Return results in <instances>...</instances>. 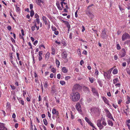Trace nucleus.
Here are the masks:
<instances>
[{
	"instance_id": "obj_45",
	"label": "nucleus",
	"mask_w": 130,
	"mask_h": 130,
	"mask_svg": "<svg viewBox=\"0 0 130 130\" xmlns=\"http://www.w3.org/2000/svg\"><path fill=\"white\" fill-rule=\"evenodd\" d=\"M47 115L50 119L51 118V114L49 111L47 112Z\"/></svg>"
},
{
	"instance_id": "obj_11",
	"label": "nucleus",
	"mask_w": 130,
	"mask_h": 130,
	"mask_svg": "<svg viewBox=\"0 0 130 130\" xmlns=\"http://www.w3.org/2000/svg\"><path fill=\"white\" fill-rule=\"evenodd\" d=\"M126 53L125 49L124 48H122L121 50V53L120 54L121 57L122 58L124 57L126 55Z\"/></svg>"
},
{
	"instance_id": "obj_27",
	"label": "nucleus",
	"mask_w": 130,
	"mask_h": 130,
	"mask_svg": "<svg viewBox=\"0 0 130 130\" xmlns=\"http://www.w3.org/2000/svg\"><path fill=\"white\" fill-rule=\"evenodd\" d=\"M65 24L66 25V26L68 28H70V26L68 22H65Z\"/></svg>"
},
{
	"instance_id": "obj_52",
	"label": "nucleus",
	"mask_w": 130,
	"mask_h": 130,
	"mask_svg": "<svg viewBox=\"0 0 130 130\" xmlns=\"http://www.w3.org/2000/svg\"><path fill=\"white\" fill-rule=\"evenodd\" d=\"M33 6L32 4H31L29 5L30 9L31 10H32V9L33 8Z\"/></svg>"
},
{
	"instance_id": "obj_2",
	"label": "nucleus",
	"mask_w": 130,
	"mask_h": 130,
	"mask_svg": "<svg viewBox=\"0 0 130 130\" xmlns=\"http://www.w3.org/2000/svg\"><path fill=\"white\" fill-rule=\"evenodd\" d=\"M129 38H130V36L126 32L123 34L122 37V39L123 41H124L127 39Z\"/></svg>"
},
{
	"instance_id": "obj_36",
	"label": "nucleus",
	"mask_w": 130,
	"mask_h": 130,
	"mask_svg": "<svg viewBox=\"0 0 130 130\" xmlns=\"http://www.w3.org/2000/svg\"><path fill=\"white\" fill-rule=\"evenodd\" d=\"M50 53L49 52H47L46 54L45 58L48 59L50 56Z\"/></svg>"
},
{
	"instance_id": "obj_37",
	"label": "nucleus",
	"mask_w": 130,
	"mask_h": 130,
	"mask_svg": "<svg viewBox=\"0 0 130 130\" xmlns=\"http://www.w3.org/2000/svg\"><path fill=\"white\" fill-rule=\"evenodd\" d=\"M89 80H90V82L91 83H92L93 82V81H94V78H93L92 77V78H91L90 77H89Z\"/></svg>"
},
{
	"instance_id": "obj_48",
	"label": "nucleus",
	"mask_w": 130,
	"mask_h": 130,
	"mask_svg": "<svg viewBox=\"0 0 130 130\" xmlns=\"http://www.w3.org/2000/svg\"><path fill=\"white\" fill-rule=\"evenodd\" d=\"M52 29L53 31H54L56 30H57L56 28L55 27H53V26H52Z\"/></svg>"
},
{
	"instance_id": "obj_31",
	"label": "nucleus",
	"mask_w": 130,
	"mask_h": 130,
	"mask_svg": "<svg viewBox=\"0 0 130 130\" xmlns=\"http://www.w3.org/2000/svg\"><path fill=\"white\" fill-rule=\"evenodd\" d=\"M107 114V117L109 118L112 119V117L111 116V113L110 112L108 113Z\"/></svg>"
},
{
	"instance_id": "obj_34",
	"label": "nucleus",
	"mask_w": 130,
	"mask_h": 130,
	"mask_svg": "<svg viewBox=\"0 0 130 130\" xmlns=\"http://www.w3.org/2000/svg\"><path fill=\"white\" fill-rule=\"evenodd\" d=\"M9 54V57H10V60L14 59L13 57L12 53H10Z\"/></svg>"
},
{
	"instance_id": "obj_41",
	"label": "nucleus",
	"mask_w": 130,
	"mask_h": 130,
	"mask_svg": "<svg viewBox=\"0 0 130 130\" xmlns=\"http://www.w3.org/2000/svg\"><path fill=\"white\" fill-rule=\"evenodd\" d=\"M23 96L24 97H25V95L26 94L27 91L26 90H23Z\"/></svg>"
},
{
	"instance_id": "obj_29",
	"label": "nucleus",
	"mask_w": 130,
	"mask_h": 130,
	"mask_svg": "<svg viewBox=\"0 0 130 130\" xmlns=\"http://www.w3.org/2000/svg\"><path fill=\"white\" fill-rule=\"evenodd\" d=\"M56 5L58 8L60 10H62V8H61V7L60 6V5L59 4H57V3H56Z\"/></svg>"
},
{
	"instance_id": "obj_50",
	"label": "nucleus",
	"mask_w": 130,
	"mask_h": 130,
	"mask_svg": "<svg viewBox=\"0 0 130 130\" xmlns=\"http://www.w3.org/2000/svg\"><path fill=\"white\" fill-rule=\"evenodd\" d=\"M45 105L47 107L46 108L47 109H48L49 108V106H48V101H47L45 103Z\"/></svg>"
},
{
	"instance_id": "obj_59",
	"label": "nucleus",
	"mask_w": 130,
	"mask_h": 130,
	"mask_svg": "<svg viewBox=\"0 0 130 130\" xmlns=\"http://www.w3.org/2000/svg\"><path fill=\"white\" fill-rule=\"evenodd\" d=\"M121 85V84L120 83H117V84H116L115 85V86H118V87H120Z\"/></svg>"
},
{
	"instance_id": "obj_63",
	"label": "nucleus",
	"mask_w": 130,
	"mask_h": 130,
	"mask_svg": "<svg viewBox=\"0 0 130 130\" xmlns=\"http://www.w3.org/2000/svg\"><path fill=\"white\" fill-rule=\"evenodd\" d=\"M126 66V63L125 62H124L122 63V66L123 67H125Z\"/></svg>"
},
{
	"instance_id": "obj_17",
	"label": "nucleus",
	"mask_w": 130,
	"mask_h": 130,
	"mask_svg": "<svg viewBox=\"0 0 130 130\" xmlns=\"http://www.w3.org/2000/svg\"><path fill=\"white\" fill-rule=\"evenodd\" d=\"M43 52L42 51H39V52L38 56V60L39 61H41L42 59V55L43 54Z\"/></svg>"
},
{
	"instance_id": "obj_6",
	"label": "nucleus",
	"mask_w": 130,
	"mask_h": 130,
	"mask_svg": "<svg viewBox=\"0 0 130 130\" xmlns=\"http://www.w3.org/2000/svg\"><path fill=\"white\" fill-rule=\"evenodd\" d=\"M53 115H56V117L58 118H59V113L58 111L54 108H53L52 111Z\"/></svg>"
},
{
	"instance_id": "obj_46",
	"label": "nucleus",
	"mask_w": 130,
	"mask_h": 130,
	"mask_svg": "<svg viewBox=\"0 0 130 130\" xmlns=\"http://www.w3.org/2000/svg\"><path fill=\"white\" fill-rule=\"evenodd\" d=\"M10 16L12 17V19L14 20L15 21H16V20L12 16V14H11V13L10 12Z\"/></svg>"
},
{
	"instance_id": "obj_42",
	"label": "nucleus",
	"mask_w": 130,
	"mask_h": 130,
	"mask_svg": "<svg viewBox=\"0 0 130 130\" xmlns=\"http://www.w3.org/2000/svg\"><path fill=\"white\" fill-rule=\"evenodd\" d=\"M99 73L97 69L95 70V75H96L97 76H98Z\"/></svg>"
},
{
	"instance_id": "obj_40",
	"label": "nucleus",
	"mask_w": 130,
	"mask_h": 130,
	"mask_svg": "<svg viewBox=\"0 0 130 130\" xmlns=\"http://www.w3.org/2000/svg\"><path fill=\"white\" fill-rule=\"evenodd\" d=\"M60 83L61 85H63L65 83V81H64L61 80L60 81Z\"/></svg>"
},
{
	"instance_id": "obj_24",
	"label": "nucleus",
	"mask_w": 130,
	"mask_h": 130,
	"mask_svg": "<svg viewBox=\"0 0 130 130\" xmlns=\"http://www.w3.org/2000/svg\"><path fill=\"white\" fill-rule=\"evenodd\" d=\"M118 73V70L117 69H114L112 71V73L113 74H116Z\"/></svg>"
},
{
	"instance_id": "obj_64",
	"label": "nucleus",
	"mask_w": 130,
	"mask_h": 130,
	"mask_svg": "<svg viewBox=\"0 0 130 130\" xmlns=\"http://www.w3.org/2000/svg\"><path fill=\"white\" fill-rule=\"evenodd\" d=\"M42 19L43 21H44L46 20H47V18L46 17L43 16L42 17Z\"/></svg>"
},
{
	"instance_id": "obj_53",
	"label": "nucleus",
	"mask_w": 130,
	"mask_h": 130,
	"mask_svg": "<svg viewBox=\"0 0 130 130\" xmlns=\"http://www.w3.org/2000/svg\"><path fill=\"white\" fill-rule=\"evenodd\" d=\"M71 78L70 76H67L65 78V79L66 80H67Z\"/></svg>"
},
{
	"instance_id": "obj_26",
	"label": "nucleus",
	"mask_w": 130,
	"mask_h": 130,
	"mask_svg": "<svg viewBox=\"0 0 130 130\" xmlns=\"http://www.w3.org/2000/svg\"><path fill=\"white\" fill-rule=\"evenodd\" d=\"M30 16L31 17H32L34 14V12L33 10H31L30 11Z\"/></svg>"
},
{
	"instance_id": "obj_61",
	"label": "nucleus",
	"mask_w": 130,
	"mask_h": 130,
	"mask_svg": "<svg viewBox=\"0 0 130 130\" xmlns=\"http://www.w3.org/2000/svg\"><path fill=\"white\" fill-rule=\"evenodd\" d=\"M57 78L58 79H60L61 77V75L60 74H58L57 75Z\"/></svg>"
},
{
	"instance_id": "obj_22",
	"label": "nucleus",
	"mask_w": 130,
	"mask_h": 130,
	"mask_svg": "<svg viewBox=\"0 0 130 130\" xmlns=\"http://www.w3.org/2000/svg\"><path fill=\"white\" fill-rule=\"evenodd\" d=\"M35 23L36 22V23H37L38 24H39L40 23V19L39 18L35 19L34 20Z\"/></svg>"
},
{
	"instance_id": "obj_60",
	"label": "nucleus",
	"mask_w": 130,
	"mask_h": 130,
	"mask_svg": "<svg viewBox=\"0 0 130 130\" xmlns=\"http://www.w3.org/2000/svg\"><path fill=\"white\" fill-rule=\"evenodd\" d=\"M82 54L85 55H86L87 54V52L86 51L84 50L82 53Z\"/></svg>"
},
{
	"instance_id": "obj_44",
	"label": "nucleus",
	"mask_w": 130,
	"mask_h": 130,
	"mask_svg": "<svg viewBox=\"0 0 130 130\" xmlns=\"http://www.w3.org/2000/svg\"><path fill=\"white\" fill-rule=\"evenodd\" d=\"M119 7L120 10L121 11H122L123 10H124V9L122 8L121 6L120 5L119 6Z\"/></svg>"
},
{
	"instance_id": "obj_7",
	"label": "nucleus",
	"mask_w": 130,
	"mask_h": 130,
	"mask_svg": "<svg viewBox=\"0 0 130 130\" xmlns=\"http://www.w3.org/2000/svg\"><path fill=\"white\" fill-rule=\"evenodd\" d=\"M101 122V120H98L97 122V125L100 130H101L104 128V126L102 125Z\"/></svg>"
},
{
	"instance_id": "obj_1",
	"label": "nucleus",
	"mask_w": 130,
	"mask_h": 130,
	"mask_svg": "<svg viewBox=\"0 0 130 130\" xmlns=\"http://www.w3.org/2000/svg\"><path fill=\"white\" fill-rule=\"evenodd\" d=\"M80 95L78 92H73L72 94V99L74 102H77L80 99Z\"/></svg>"
},
{
	"instance_id": "obj_35",
	"label": "nucleus",
	"mask_w": 130,
	"mask_h": 130,
	"mask_svg": "<svg viewBox=\"0 0 130 130\" xmlns=\"http://www.w3.org/2000/svg\"><path fill=\"white\" fill-rule=\"evenodd\" d=\"M36 26V23L35 22L34 26H32L31 28V30L33 31H34L35 30Z\"/></svg>"
},
{
	"instance_id": "obj_3",
	"label": "nucleus",
	"mask_w": 130,
	"mask_h": 130,
	"mask_svg": "<svg viewBox=\"0 0 130 130\" xmlns=\"http://www.w3.org/2000/svg\"><path fill=\"white\" fill-rule=\"evenodd\" d=\"M82 87L81 86L78 84H75L73 86V90L78 91L82 89Z\"/></svg>"
},
{
	"instance_id": "obj_47",
	"label": "nucleus",
	"mask_w": 130,
	"mask_h": 130,
	"mask_svg": "<svg viewBox=\"0 0 130 130\" xmlns=\"http://www.w3.org/2000/svg\"><path fill=\"white\" fill-rule=\"evenodd\" d=\"M112 106H113L116 109L118 107V106L114 104H112Z\"/></svg>"
},
{
	"instance_id": "obj_25",
	"label": "nucleus",
	"mask_w": 130,
	"mask_h": 130,
	"mask_svg": "<svg viewBox=\"0 0 130 130\" xmlns=\"http://www.w3.org/2000/svg\"><path fill=\"white\" fill-rule=\"evenodd\" d=\"M56 64L57 66L58 67H59L60 64V63L59 61L57 59H56Z\"/></svg>"
},
{
	"instance_id": "obj_18",
	"label": "nucleus",
	"mask_w": 130,
	"mask_h": 130,
	"mask_svg": "<svg viewBox=\"0 0 130 130\" xmlns=\"http://www.w3.org/2000/svg\"><path fill=\"white\" fill-rule=\"evenodd\" d=\"M129 108L128 106L127 105L126 106V108L125 109V110L124 111V112L126 114V115H127V113L129 111Z\"/></svg>"
},
{
	"instance_id": "obj_56",
	"label": "nucleus",
	"mask_w": 130,
	"mask_h": 130,
	"mask_svg": "<svg viewBox=\"0 0 130 130\" xmlns=\"http://www.w3.org/2000/svg\"><path fill=\"white\" fill-rule=\"evenodd\" d=\"M28 45L30 46L29 48H32V45L31 43L30 42H29L28 43Z\"/></svg>"
},
{
	"instance_id": "obj_9",
	"label": "nucleus",
	"mask_w": 130,
	"mask_h": 130,
	"mask_svg": "<svg viewBox=\"0 0 130 130\" xmlns=\"http://www.w3.org/2000/svg\"><path fill=\"white\" fill-rule=\"evenodd\" d=\"M86 121L92 127L96 129L94 126L93 124L90 121L89 119L87 117L85 118Z\"/></svg>"
},
{
	"instance_id": "obj_57",
	"label": "nucleus",
	"mask_w": 130,
	"mask_h": 130,
	"mask_svg": "<svg viewBox=\"0 0 130 130\" xmlns=\"http://www.w3.org/2000/svg\"><path fill=\"white\" fill-rule=\"evenodd\" d=\"M54 33L56 35H57L59 34V32L58 31L56 30L54 31Z\"/></svg>"
},
{
	"instance_id": "obj_10",
	"label": "nucleus",
	"mask_w": 130,
	"mask_h": 130,
	"mask_svg": "<svg viewBox=\"0 0 130 130\" xmlns=\"http://www.w3.org/2000/svg\"><path fill=\"white\" fill-rule=\"evenodd\" d=\"M77 110L79 112H81V108L80 105L79 103H77L75 106Z\"/></svg>"
},
{
	"instance_id": "obj_58",
	"label": "nucleus",
	"mask_w": 130,
	"mask_h": 130,
	"mask_svg": "<svg viewBox=\"0 0 130 130\" xmlns=\"http://www.w3.org/2000/svg\"><path fill=\"white\" fill-rule=\"evenodd\" d=\"M122 32L121 31L118 30L117 31V33L118 35H119Z\"/></svg>"
},
{
	"instance_id": "obj_54",
	"label": "nucleus",
	"mask_w": 130,
	"mask_h": 130,
	"mask_svg": "<svg viewBox=\"0 0 130 130\" xmlns=\"http://www.w3.org/2000/svg\"><path fill=\"white\" fill-rule=\"evenodd\" d=\"M10 86L11 88L12 89L15 90L16 89V87L13 85H11Z\"/></svg>"
},
{
	"instance_id": "obj_5",
	"label": "nucleus",
	"mask_w": 130,
	"mask_h": 130,
	"mask_svg": "<svg viewBox=\"0 0 130 130\" xmlns=\"http://www.w3.org/2000/svg\"><path fill=\"white\" fill-rule=\"evenodd\" d=\"M67 53L66 51H64L62 53L61 57L62 58L65 59L64 62H66L68 61V59H67Z\"/></svg>"
},
{
	"instance_id": "obj_38",
	"label": "nucleus",
	"mask_w": 130,
	"mask_h": 130,
	"mask_svg": "<svg viewBox=\"0 0 130 130\" xmlns=\"http://www.w3.org/2000/svg\"><path fill=\"white\" fill-rule=\"evenodd\" d=\"M117 48L118 50H120L121 49V47L120 45L118 44L117 45Z\"/></svg>"
},
{
	"instance_id": "obj_30",
	"label": "nucleus",
	"mask_w": 130,
	"mask_h": 130,
	"mask_svg": "<svg viewBox=\"0 0 130 130\" xmlns=\"http://www.w3.org/2000/svg\"><path fill=\"white\" fill-rule=\"evenodd\" d=\"M44 124L46 126H47L48 124L47 120L46 119H43Z\"/></svg>"
},
{
	"instance_id": "obj_39",
	"label": "nucleus",
	"mask_w": 130,
	"mask_h": 130,
	"mask_svg": "<svg viewBox=\"0 0 130 130\" xmlns=\"http://www.w3.org/2000/svg\"><path fill=\"white\" fill-rule=\"evenodd\" d=\"M34 17L36 19H37L39 18V16L37 13H36L35 14Z\"/></svg>"
},
{
	"instance_id": "obj_55",
	"label": "nucleus",
	"mask_w": 130,
	"mask_h": 130,
	"mask_svg": "<svg viewBox=\"0 0 130 130\" xmlns=\"http://www.w3.org/2000/svg\"><path fill=\"white\" fill-rule=\"evenodd\" d=\"M51 71L52 72L54 73L56 72V70L54 68H53L51 69Z\"/></svg>"
},
{
	"instance_id": "obj_21",
	"label": "nucleus",
	"mask_w": 130,
	"mask_h": 130,
	"mask_svg": "<svg viewBox=\"0 0 130 130\" xmlns=\"http://www.w3.org/2000/svg\"><path fill=\"white\" fill-rule=\"evenodd\" d=\"M108 124L109 125L112 126L113 125V124L112 121L111 120H109L108 121Z\"/></svg>"
},
{
	"instance_id": "obj_8",
	"label": "nucleus",
	"mask_w": 130,
	"mask_h": 130,
	"mask_svg": "<svg viewBox=\"0 0 130 130\" xmlns=\"http://www.w3.org/2000/svg\"><path fill=\"white\" fill-rule=\"evenodd\" d=\"M104 77L105 79H109L111 77V76L110 75L108 74L107 72L103 71Z\"/></svg>"
},
{
	"instance_id": "obj_51",
	"label": "nucleus",
	"mask_w": 130,
	"mask_h": 130,
	"mask_svg": "<svg viewBox=\"0 0 130 130\" xmlns=\"http://www.w3.org/2000/svg\"><path fill=\"white\" fill-rule=\"evenodd\" d=\"M122 102V100L121 99H119V100H118V103L119 104H120Z\"/></svg>"
},
{
	"instance_id": "obj_49",
	"label": "nucleus",
	"mask_w": 130,
	"mask_h": 130,
	"mask_svg": "<svg viewBox=\"0 0 130 130\" xmlns=\"http://www.w3.org/2000/svg\"><path fill=\"white\" fill-rule=\"evenodd\" d=\"M47 16L50 20L52 19V17L50 14H47Z\"/></svg>"
},
{
	"instance_id": "obj_15",
	"label": "nucleus",
	"mask_w": 130,
	"mask_h": 130,
	"mask_svg": "<svg viewBox=\"0 0 130 130\" xmlns=\"http://www.w3.org/2000/svg\"><path fill=\"white\" fill-rule=\"evenodd\" d=\"M106 35L105 29L104 28L103 29L101 34V37L103 38L104 39L106 36Z\"/></svg>"
},
{
	"instance_id": "obj_19",
	"label": "nucleus",
	"mask_w": 130,
	"mask_h": 130,
	"mask_svg": "<svg viewBox=\"0 0 130 130\" xmlns=\"http://www.w3.org/2000/svg\"><path fill=\"white\" fill-rule=\"evenodd\" d=\"M62 71L64 73H67L68 71V69L65 67H63L62 69Z\"/></svg>"
},
{
	"instance_id": "obj_28",
	"label": "nucleus",
	"mask_w": 130,
	"mask_h": 130,
	"mask_svg": "<svg viewBox=\"0 0 130 130\" xmlns=\"http://www.w3.org/2000/svg\"><path fill=\"white\" fill-rule=\"evenodd\" d=\"M52 54L53 55H55V50L54 48L53 47H52Z\"/></svg>"
},
{
	"instance_id": "obj_4",
	"label": "nucleus",
	"mask_w": 130,
	"mask_h": 130,
	"mask_svg": "<svg viewBox=\"0 0 130 130\" xmlns=\"http://www.w3.org/2000/svg\"><path fill=\"white\" fill-rule=\"evenodd\" d=\"M86 14L91 19H92L94 17V15L91 12L89 9L86 10Z\"/></svg>"
},
{
	"instance_id": "obj_16",
	"label": "nucleus",
	"mask_w": 130,
	"mask_h": 130,
	"mask_svg": "<svg viewBox=\"0 0 130 130\" xmlns=\"http://www.w3.org/2000/svg\"><path fill=\"white\" fill-rule=\"evenodd\" d=\"M91 89L93 93L95 95H96L98 96H99L98 92L97 90H96V89L95 88L92 87Z\"/></svg>"
},
{
	"instance_id": "obj_14",
	"label": "nucleus",
	"mask_w": 130,
	"mask_h": 130,
	"mask_svg": "<svg viewBox=\"0 0 130 130\" xmlns=\"http://www.w3.org/2000/svg\"><path fill=\"white\" fill-rule=\"evenodd\" d=\"M101 120L102 122L101 124L103 126H106L107 125V123L104 118L102 117L101 118Z\"/></svg>"
},
{
	"instance_id": "obj_13",
	"label": "nucleus",
	"mask_w": 130,
	"mask_h": 130,
	"mask_svg": "<svg viewBox=\"0 0 130 130\" xmlns=\"http://www.w3.org/2000/svg\"><path fill=\"white\" fill-rule=\"evenodd\" d=\"M102 98L103 100L104 101V102L107 105H109V107L111 106L110 105V104L109 103V101L107 99L105 96H102Z\"/></svg>"
},
{
	"instance_id": "obj_20",
	"label": "nucleus",
	"mask_w": 130,
	"mask_h": 130,
	"mask_svg": "<svg viewBox=\"0 0 130 130\" xmlns=\"http://www.w3.org/2000/svg\"><path fill=\"white\" fill-rule=\"evenodd\" d=\"M113 83L114 84H116L119 81L118 79V78L114 79L113 80Z\"/></svg>"
},
{
	"instance_id": "obj_12",
	"label": "nucleus",
	"mask_w": 130,
	"mask_h": 130,
	"mask_svg": "<svg viewBox=\"0 0 130 130\" xmlns=\"http://www.w3.org/2000/svg\"><path fill=\"white\" fill-rule=\"evenodd\" d=\"M0 130H7V129L5 126V124L0 122Z\"/></svg>"
},
{
	"instance_id": "obj_43",
	"label": "nucleus",
	"mask_w": 130,
	"mask_h": 130,
	"mask_svg": "<svg viewBox=\"0 0 130 130\" xmlns=\"http://www.w3.org/2000/svg\"><path fill=\"white\" fill-rule=\"evenodd\" d=\"M56 91V90H55L54 89V87H52V92L53 93H55Z\"/></svg>"
},
{
	"instance_id": "obj_33",
	"label": "nucleus",
	"mask_w": 130,
	"mask_h": 130,
	"mask_svg": "<svg viewBox=\"0 0 130 130\" xmlns=\"http://www.w3.org/2000/svg\"><path fill=\"white\" fill-rule=\"evenodd\" d=\"M16 11L17 12H20L21 11V9H20V8L19 7H17V6H16Z\"/></svg>"
},
{
	"instance_id": "obj_23",
	"label": "nucleus",
	"mask_w": 130,
	"mask_h": 130,
	"mask_svg": "<svg viewBox=\"0 0 130 130\" xmlns=\"http://www.w3.org/2000/svg\"><path fill=\"white\" fill-rule=\"evenodd\" d=\"M43 83L44 84V87L45 88H47L48 86L47 82V81H45L43 82Z\"/></svg>"
},
{
	"instance_id": "obj_32",
	"label": "nucleus",
	"mask_w": 130,
	"mask_h": 130,
	"mask_svg": "<svg viewBox=\"0 0 130 130\" xmlns=\"http://www.w3.org/2000/svg\"><path fill=\"white\" fill-rule=\"evenodd\" d=\"M15 61V59H12L10 60V61L12 64H13V66H14L15 64V63L14 62V61Z\"/></svg>"
},
{
	"instance_id": "obj_62",
	"label": "nucleus",
	"mask_w": 130,
	"mask_h": 130,
	"mask_svg": "<svg viewBox=\"0 0 130 130\" xmlns=\"http://www.w3.org/2000/svg\"><path fill=\"white\" fill-rule=\"evenodd\" d=\"M39 99L38 101L39 102L41 101L42 100V98L41 97V96L40 95H39Z\"/></svg>"
}]
</instances>
